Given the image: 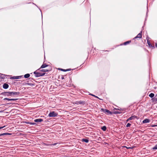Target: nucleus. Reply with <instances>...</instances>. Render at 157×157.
<instances>
[{"label": "nucleus", "instance_id": "nucleus-1", "mask_svg": "<svg viewBox=\"0 0 157 157\" xmlns=\"http://www.w3.org/2000/svg\"><path fill=\"white\" fill-rule=\"evenodd\" d=\"M33 73L35 75V76L36 77L44 76L45 74L44 73L39 72L37 71H34Z\"/></svg>", "mask_w": 157, "mask_h": 157}, {"label": "nucleus", "instance_id": "nucleus-2", "mask_svg": "<svg viewBox=\"0 0 157 157\" xmlns=\"http://www.w3.org/2000/svg\"><path fill=\"white\" fill-rule=\"evenodd\" d=\"M101 110L102 111L106 113L107 114H112V113L109 110L106 109L102 108L101 109Z\"/></svg>", "mask_w": 157, "mask_h": 157}, {"label": "nucleus", "instance_id": "nucleus-3", "mask_svg": "<svg viewBox=\"0 0 157 157\" xmlns=\"http://www.w3.org/2000/svg\"><path fill=\"white\" fill-rule=\"evenodd\" d=\"M58 115L57 113L55 112L54 111L51 112L48 114V116L50 117H55L56 116Z\"/></svg>", "mask_w": 157, "mask_h": 157}, {"label": "nucleus", "instance_id": "nucleus-4", "mask_svg": "<svg viewBox=\"0 0 157 157\" xmlns=\"http://www.w3.org/2000/svg\"><path fill=\"white\" fill-rule=\"evenodd\" d=\"M3 95L6 96L12 97V92H7L3 93Z\"/></svg>", "mask_w": 157, "mask_h": 157}, {"label": "nucleus", "instance_id": "nucleus-5", "mask_svg": "<svg viewBox=\"0 0 157 157\" xmlns=\"http://www.w3.org/2000/svg\"><path fill=\"white\" fill-rule=\"evenodd\" d=\"M136 118L137 119H138V117H137V116H136L135 115L132 116L131 117H130L129 118H128V120H127V121H128L129 120H134Z\"/></svg>", "mask_w": 157, "mask_h": 157}, {"label": "nucleus", "instance_id": "nucleus-6", "mask_svg": "<svg viewBox=\"0 0 157 157\" xmlns=\"http://www.w3.org/2000/svg\"><path fill=\"white\" fill-rule=\"evenodd\" d=\"M142 31H141L140 33H139L133 39H136L137 38H140L142 37Z\"/></svg>", "mask_w": 157, "mask_h": 157}, {"label": "nucleus", "instance_id": "nucleus-7", "mask_svg": "<svg viewBox=\"0 0 157 157\" xmlns=\"http://www.w3.org/2000/svg\"><path fill=\"white\" fill-rule=\"evenodd\" d=\"M22 76H13V77H11L10 78L11 79H18L20 78Z\"/></svg>", "mask_w": 157, "mask_h": 157}, {"label": "nucleus", "instance_id": "nucleus-8", "mask_svg": "<svg viewBox=\"0 0 157 157\" xmlns=\"http://www.w3.org/2000/svg\"><path fill=\"white\" fill-rule=\"evenodd\" d=\"M34 121L36 122H41L43 121V120L40 118L34 120Z\"/></svg>", "mask_w": 157, "mask_h": 157}, {"label": "nucleus", "instance_id": "nucleus-9", "mask_svg": "<svg viewBox=\"0 0 157 157\" xmlns=\"http://www.w3.org/2000/svg\"><path fill=\"white\" fill-rule=\"evenodd\" d=\"M12 97L13 95H18L20 94V92H12Z\"/></svg>", "mask_w": 157, "mask_h": 157}, {"label": "nucleus", "instance_id": "nucleus-10", "mask_svg": "<svg viewBox=\"0 0 157 157\" xmlns=\"http://www.w3.org/2000/svg\"><path fill=\"white\" fill-rule=\"evenodd\" d=\"M147 43L148 44V45L150 47H151V48L152 47L153 48H155V47L154 46H152L151 45V44L150 42V41L148 39L147 40Z\"/></svg>", "mask_w": 157, "mask_h": 157}, {"label": "nucleus", "instance_id": "nucleus-11", "mask_svg": "<svg viewBox=\"0 0 157 157\" xmlns=\"http://www.w3.org/2000/svg\"><path fill=\"white\" fill-rule=\"evenodd\" d=\"M9 87V85L6 83H4L3 85V87L5 89H7Z\"/></svg>", "mask_w": 157, "mask_h": 157}, {"label": "nucleus", "instance_id": "nucleus-12", "mask_svg": "<svg viewBox=\"0 0 157 157\" xmlns=\"http://www.w3.org/2000/svg\"><path fill=\"white\" fill-rule=\"evenodd\" d=\"M150 122V120L148 119H146L143 121L142 122L144 124L146 123H149Z\"/></svg>", "mask_w": 157, "mask_h": 157}, {"label": "nucleus", "instance_id": "nucleus-13", "mask_svg": "<svg viewBox=\"0 0 157 157\" xmlns=\"http://www.w3.org/2000/svg\"><path fill=\"white\" fill-rule=\"evenodd\" d=\"M131 42V41H130H130H127L124 42L123 44H120V45H126L128 44L129 43Z\"/></svg>", "mask_w": 157, "mask_h": 157}, {"label": "nucleus", "instance_id": "nucleus-14", "mask_svg": "<svg viewBox=\"0 0 157 157\" xmlns=\"http://www.w3.org/2000/svg\"><path fill=\"white\" fill-rule=\"evenodd\" d=\"M6 75L0 73V77L2 79L5 78Z\"/></svg>", "mask_w": 157, "mask_h": 157}, {"label": "nucleus", "instance_id": "nucleus-15", "mask_svg": "<svg viewBox=\"0 0 157 157\" xmlns=\"http://www.w3.org/2000/svg\"><path fill=\"white\" fill-rule=\"evenodd\" d=\"M30 76V75L29 74H26L24 75V78H29Z\"/></svg>", "mask_w": 157, "mask_h": 157}, {"label": "nucleus", "instance_id": "nucleus-16", "mask_svg": "<svg viewBox=\"0 0 157 157\" xmlns=\"http://www.w3.org/2000/svg\"><path fill=\"white\" fill-rule=\"evenodd\" d=\"M48 66V65H47L46 64H42V65L41 66L40 68H43L46 67H47Z\"/></svg>", "mask_w": 157, "mask_h": 157}, {"label": "nucleus", "instance_id": "nucleus-17", "mask_svg": "<svg viewBox=\"0 0 157 157\" xmlns=\"http://www.w3.org/2000/svg\"><path fill=\"white\" fill-rule=\"evenodd\" d=\"M101 129L103 131H105L106 129V128L105 126H104L101 128Z\"/></svg>", "mask_w": 157, "mask_h": 157}, {"label": "nucleus", "instance_id": "nucleus-18", "mask_svg": "<svg viewBox=\"0 0 157 157\" xmlns=\"http://www.w3.org/2000/svg\"><path fill=\"white\" fill-rule=\"evenodd\" d=\"M82 141L85 143H87L89 142V140L87 139H83L82 140Z\"/></svg>", "mask_w": 157, "mask_h": 157}, {"label": "nucleus", "instance_id": "nucleus-19", "mask_svg": "<svg viewBox=\"0 0 157 157\" xmlns=\"http://www.w3.org/2000/svg\"><path fill=\"white\" fill-rule=\"evenodd\" d=\"M40 71L44 72H47L49 70L47 69H43L41 70Z\"/></svg>", "mask_w": 157, "mask_h": 157}, {"label": "nucleus", "instance_id": "nucleus-20", "mask_svg": "<svg viewBox=\"0 0 157 157\" xmlns=\"http://www.w3.org/2000/svg\"><path fill=\"white\" fill-rule=\"evenodd\" d=\"M10 134L9 133H3L2 134H0V136H4V135H10Z\"/></svg>", "mask_w": 157, "mask_h": 157}, {"label": "nucleus", "instance_id": "nucleus-21", "mask_svg": "<svg viewBox=\"0 0 157 157\" xmlns=\"http://www.w3.org/2000/svg\"><path fill=\"white\" fill-rule=\"evenodd\" d=\"M149 96L151 98H152L154 96V94L153 93H151L149 94Z\"/></svg>", "mask_w": 157, "mask_h": 157}, {"label": "nucleus", "instance_id": "nucleus-22", "mask_svg": "<svg viewBox=\"0 0 157 157\" xmlns=\"http://www.w3.org/2000/svg\"><path fill=\"white\" fill-rule=\"evenodd\" d=\"M152 149L153 150L157 149V145H155L154 147H153Z\"/></svg>", "mask_w": 157, "mask_h": 157}, {"label": "nucleus", "instance_id": "nucleus-23", "mask_svg": "<svg viewBox=\"0 0 157 157\" xmlns=\"http://www.w3.org/2000/svg\"><path fill=\"white\" fill-rule=\"evenodd\" d=\"M3 100H7V101H11V99H10V98H4L3 99Z\"/></svg>", "mask_w": 157, "mask_h": 157}, {"label": "nucleus", "instance_id": "nucleus-24", "mask_svg": "<svg viewBox=\"0 0 157 157\" xmlns=\"http://www.w3.org/2000/svg\"><path fill=\"white\" fill-rule=\"evenodd\" d=\"M131 125V124H130L129 123H128L127 124L126 127H129Z\"/></svg>", "mask_w": 157, "mask_h": 157}, {"label": "nucleus", "instance_id": "nucleus-25", "mask_svg": "<svg viewBox=\"0 0 157 157\" xmlns=\"http://www.w3.org/2000/svg\"><path fill=\"white\" fill-rule=\"evenodd\" d=\"M11 101H16L17 100H18V99L17 98H12L11 99Z\"/></svg>", "mask_w": 157, "mask_h": 157}, {"label": "nucleus", "instance_id": "nucleus-26", "mask_svg": "<svg viewBox=\"0 0 157 157\" xmlns=\"http://www.w3.org/2000/svg\"><path fill=\"white\" fill-rule=\"evenodd\" d=\"M153 101H156L157 100V98H153Z\"/></svg>", "mask_w": 157, "mask_h": 157}, {"label": "nucleus", "instance_id": "nucleus-27", "mask_svg": "<svg viewBox=\"0 0 157 157\" xmlns=\"http://www.w3.org/2000/svg\"><path fill=\"white\" fill-rule=\"evenodd\" d=\"M90 95H92V96H94V97H95L96 98H98V97H97V96H95L94 95H93V94H90Z\"/></svg>", "mask_w": 157, "mask_h": 157}, {"label": "nucleus", "instance_id": "nucleus-28", "mask_svg": "<svg viewBox=\"0 0 157 157\" xmlns=\"http://www.w3.org/2000/svg\"><path fill=\"white\" fill-rule=\"evenodd\" d=\"M28 124H31V125H34L35 124V123H29V122L28 123Z\"/></svg>", "mask_w": 157, "mask_h": 157}, {"label": "nucleus", "instance_id": "nucleus-29", "mask_svg": "<svg viewBox=\"0 0 157 157\" xmlns=\"http://www.w3.org/2000/svg\"><path fill=\"white\" fill-rule=\"evenodd\" d=\"M61 71H66L65 70L66 69H60Z\"/></svg>", "mask_w": 157, "mask_h": 157}, {"label": "nucleus", "instance_id": "nucleus-30", "mask_svg": "<svg viewBox=\"0 0 157 157\" xmlns=\"http://www.w3.org/2000/svg\"><path fill=\"white\" fill-rule=\"evenodd\" d=\"M70 70H71V69H66L65 70L66 71H70Z\"/></svg>", "mask_w": 157, "mask_h": 157}, {"label": "nucleus", "instance_id": "nucleus-31", "mask_svg": "<svg viewBox=\"0 0 157 157\" xmlns=\"http://www.w3.org/2000/svg\"><path fill=\"white\" fill-rule=\"evenodd\" d=\"M33 4H34V5H35V4H34V3H33ZM35 5H36V6H37V7H38V8L39 9V10H40V11H41V10H40V9L39 7H38V6H37L35 4Z\"/></svg>", "mask_w": 157, "mask_h": 157}, {"label": "nucleus", "instance_id": "nucleus-32", "mask_svg": "<svg viewBox=\"0 0 157 157\" xmlns=\"http://www.w3.org/2000/svg\"><path fill=\"white\" fill-rule=\"evenodd\" d=\"M5 127V126H3V127H0V129H2V128H3Z\"/></svg>", "mask_w": 157, "mask_h": 157}, {"label": "nucleus", "instance_id": "nucleus-33", "mask_svg": "<svg viewBox=\"0 0 157 157\" xmlns=\"http://www.w3.org/2000/svg\"><path fill=\"white\" fill-rule=\"evenodd\" d=\"M155 47H157V44L156 43H155Z\"/></svg>", "mask_w": 157, "mask_h": 157}, {"label": "nucleus", "instance_id": "nucleus-34", "mask_svg": "<svg viewBox=\"0 0 157 157\" xmlns=\"http://www.w3.org/2000/svg\"><path fill=\"white\" fill-rule=\"evenodd\" d=\"M64 78L63 77H62V79H64Z\"/></svg>", "mask_w": 157, "mask_h": 157}, {"label": "nucleus", "instance_id": "nucleus-35", "mask_svg": "<svg viewBox=\"0 0 157 157\" xmlns=\"http://www.w3.org/2000/svg\"><path fill=\"white\" fill-rule=\"evenodd\" d=\"M41 16H42V13H41Z\"/></svg>", "mask_w": 157, "mask_h": 157}, {"label": "nucleus", "instance_id": "nucleus-36", "mask_svg": "<svg viewBox=\"0 0 157 157\" xmlns=\"http://www.w3.org/2000/svg\"><path fill=\"white\" fill-rule=\"evenodd\" d=\"M54 144V145H55V144Z\"/></svg>", "mask_w": 157, "mask_h": 157}]
</instances>
